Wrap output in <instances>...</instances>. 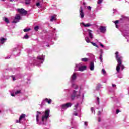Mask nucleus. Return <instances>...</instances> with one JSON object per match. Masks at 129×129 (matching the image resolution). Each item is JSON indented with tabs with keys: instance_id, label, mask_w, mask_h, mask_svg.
<instances>
[{
	"instance_id": "nucleus-22",
	"label": "nucleus",
	"mask_w": 129,
	"mask_h": 129,
	"mask_svg": "<svg viewBox=\"0 0 129 129\" xmlns=\"http://www.w3.org/2000/svg\"><path fill=\"white\" fill-rule=\"evenodd\" d=\"M99 59L100 60V61L102 62V52H101V53L100 54Z\"/></svg>"
},
{
	"instance_id": "nucleus-37",
	"label": "nucleus",
	"mask_w": 129,
	"mask_h": 129,
	"mask_svg": "<svg viewBox=\"0 0 129 129\" xmlns=\"http://www.w3.org/2000/svg\"><path fill=\"white\" fill-rule=\"evenodd\" d=\"M120 112V111H119V110L117 109L116 111V114H118V113H119V112Z\"/></svg>"
},
{
	"instance_id": "nucleus-35",
	"label": "nucleus",
	"mask_w": 129,
	"mask_h": 129,
	"mask_svg": "<svg viewBox=\"0 0 129 129\" xmlns=\"http://www.w3.org/2000/svg\"><path fill=\"white\" fill-rule=\"evenodd\" d=\"M16 123H21V120H20V119H19V120H16Z\"/></svg>"
},
{
	"instance_id": "nucleus-46",
	"label": "nucleus",
	"mask_w": 129,
	"mask_h": 129,
	"mask_svg": "<svg viewBox=\"0 0 129 129\" xmlns=\"http://www.w3.org/2000/svg\"><path fill=\"white\" fill-rule=\"evenodd\" d=\"M85 125H86V126H87V122H85Z\"/></svg>"
},
{
	"instance_id": "nucleus-42",
	"label": "nucleus",
	"mask_w": 129,
	"mask_h": 129,
	"mask_svg": "<svg viewBox=\"0 0 129 129\" xmlns=\"http://www.w3.org/2000/svg\"><path fill=\"white\" fill-rule=\"evenodd\" d=\"M112 87H116V85L112 84Z\"/></svg>"
},
{
	"instance_id": "nucleus-5",
	"label": "nucleus",
	"mask_w": 129,
	"mask_h": 129,
	"mask_svg": "<svg viewBox=\"0 0 129 129\" xmlns=\"http://www.w3.org/2000/svg\"><path fill=\"white\" fill-rule=\"evenodd\" d=\"M19 20H21V16L20 15V14H16L15 17V19L12 22V23H18Z\"/></svg>"
},
{
	"instance_id": "nucleus-52",
	"label": "nucleus",
	"mask_w": 129,
	"mask_h": 129,
	"mask_svg": "<svg viewBox=\"0 0 129 129\" xmlns=\"http://www.w3.org/2000/svg\"><path fill=\"white\" fill-rule=\"evenodd\" d=\"M75 115L76 116L77 115V113L75 114Z\"/></svg>"
},
{
	"instance_id": "nucleus-32",
	"label": "nucleus",
	"mask_w": 129,
	"mask_h": 129,
	"mask_svg": "<svg viewBox=\"0 0 129 129\" xmlns=\"http://www.w3.org/2000/svg\"><path fill=\"white\" fill-rule=\"evenodd\" d=\"M34 30L35 31H38L39 30V26H36L35 28H34Z\"/></svg>"
},
{
	"instance_id": "nucleus-26",
	"label": "nucleus",
	"mask_w": 129,
	"mask_h": 129,
	"mask_svg": "<svg viewBox=\"0 0 129 129\" xmlns=\"http://www.w3.org/2000/svg\"><path fill=\"white\" fill-rule=\"evenodd\" d=\"M15 93L16 95H17V94H20V93H22V92H21V90H18L15 92Z\"/></svg>"
},
{
	"instance_id": "nucleus-53",
	"label": "nucleus",
	"mask_w": 129,
	"mask_h": 129,
	"mask_svg": "<svg viewBox=\"0 0 129 129\" xmlns=\"http://www.w3.org/2000/svg\"><path fill=\"white\" fill-rule=\"evenodd\" d=\"M1 112H2V111L0 110V113H1Z\"/></svg>"
},
{
	"instance_id": "nucleus-13",
	"label": "nucleus",
	"mask_w": 129,
	"mask_h": 129,
	"mask_svg": "<svg viewBox=\"0 0 129 129\" xmlns=\"http://www.w3.org/2000/svg\"><path fill=\"white\" fill-rule=\"evenodd\" d=\"M43 102H47L48 104H51V102H52V99L45 98V99L43 100Z\"/></svg>"
},
{
	"instance_id": "nucleus-25",
	"label": "nucleus",
	"mask_w": 129,
	"mask_h": 129,
	"mask_svg": "<svg viewBox=\"0 0 129 129\" xmlns=\"http://www.w3.org/2000/svg\"><path fill=\"white\" fill-rule=\"evenodd\" d=\"M91 44H92L93 45V46H94L95 47H96L97 48H98V46H97V45H96V43H95L94 42H91Z\"/></svg>"
},
{
	"instance_id": "nucleus-11",
	"label": "nucleus",
	"mask_w": 129,
	"mask_h": 129,
	"mask_svg": "<svg viewBox=\"0 0 129 129\" xmlns=\"http://www.w3.org/2000/svg\"><path fill=\"white\" fill-rule=\"evenodd\" d=\"M88 32L89 33V37L90 38V39H93V35H92V31L90 29H88Z\"/></svg>"
},
{
	"instance_id": "nucleus-20",
	"label": "nucleus",
	"mask_w": 129,
	"mask_h": 129,
	"mask_svg": "<svg viewBox=\"0 0 129 129\" xmlns=\"http://www.w3.org/2000/svg\"><path fill=\"white\" fill-rule=\"evenodd\" d=\"M56 16H52L51 17V19H50V21L51 22H53V21H56Z\"/></svg>"
},
{
	"instance_id": "nucleus-9",
	"label": "nucleus",
	"mask_w": 129,
	"mask_h": 129,
	"mask_svg": "<svg viewBox=\"0 0 129 129\" xmlns=\"http://www.w3.org/2000/svg\"><path fill=\"white\" fill-rule=\"evenodd\" d=\"M80 16L82 19L84 18V13L83 12V9H82V7H80Z\"/></svg>"
},
{
	"instance_id": "nucleus-29",
	"label": "nucleus",
	"mask_w": 129,
	"mask_h": 129,
	"mask_svg": "<svg viewBox=\"0 0 129 129\" xmlns=\"http://www.w3.org/2000/svg\"><path fill=\"white\" fill-rule=\"evenodd\" d=\"M36 121L37 122H39V114L36 115Z\"/></svg>"
},
{
	"instance_id": "nucleus-24",
	"label": "nucleus",
	"mask_w": 129,
	"mask_h": 129,
	"mask_svg": "<svg viewBox=\"0 0 129 129\" xmlns=\"http://www.w3.org/2000/svg\"><path fill=\"white\" fill-rule=\"evenodd\" d=\"M85 40L86 41L87 43H90V40H89V38L88 37H86Z\"/></svg>"
},
{
	"instance_id": "nucleus-2",
	"label": "nucleus",
	"mask_w": 129,
	"mask_h": 129,
	"mask_svg": "<svg viewBox=\"0 0 129 129\" xmlns=\"http://www.w3.org/2000/svg\"><path fill=\"white\" fill-rule=\"evenodd\" d=\"M118 55H119V52H118V51H116L115 52V58L118 63L117 68V70L119 69V66L120 65V64H121V62L122 61V56H118Z\"/></svg>"
},
{
	"instance_id": "nucleus-49",
	"label": "nucleus",
	"mask_w": 129,
	"mask_h": 129,
	"mask_svg": "<svg viewBox=\"0 0 129 129\" xmlns=\"http://www.w3.org/2000/svg\"><path fill=\"white\" fill-rule=\"evenodd\" d=\"M2 2H5V1H6V0H1ZM12 1H13V0H10V2H12Z\"/></svg>"
},
{
	"instance_id": "nucleus-40",
	"label": "nucleus",
	"mask_w": 129,
	"mask_h": 129,
	"mask_svg": "<svg viewBox=\"0 0 129 129\" xmlns=\"http://www.w3.org/2000/svg\"><path fill=\"white\" fill-rule=\"evenodd\" d=\"M100 46H101V47H102V48H104V46L101 43H100Z\"/></svg>"
},
{
	"instance_id": "nucleus-1",
	"label": "nucleus",
	"mask_w": 129,
	"mask_h": 129,
	"mask_svg": "<svg viewBox=\"0 0 129 129\" xmlns=\"http://www.w3.org/2000/svg\"><path fill=\"white\" fill-rule=\"evenodd\" d=\"M73 85H74V89L73 91V92L71 95V99L72 100H74L75 99V97H77V98H78L79 96H80V90L79 91L76 90L78 88V86L73 84Z\"/></svg>"
},
{
	"instance_id": "nucleus-23",
	"label": "nucleus",
	"mask_w": 129,
	"mask_h": 129,
	"mask_svg": "<svg viewBox=\"0 0 129 129\" xmlns=\"http://www.w3.org/2000/svg\"><path fill=\"white\" fill-rule=\"evenodd\" d=\"M23 31H24V33H27V32H29V31H31V29H30V28L24 29Z\"/></svg>"
},
{
	"instance_id": "nucleus-30",
	"label": "nucleus",
	"mask_w": 129,
	"mask_h": 129,
	"mask_svg": "<svg viewBox=\"0 0 129 129\" xmlns=\"http://www.w3.org/2000/svg\"><path fill=\"white\" fill-rule=\"evenodd\" d=\"M103 1V0H98L97 2V4L98 5H100V4H101V3H102Z\"/></svg>"
},
{
	"instance_id": "nucleus-43",
	"label": "nucleus",
	"mask_w": 129,
	"mask_h": 129,
	"mask_svg": "<svg viewBox=\"0 0 129 129\" xmlns=\"http://www.w3.org/2000/svg\"><path fill=\"white\" fill-rule=\"evenodd\" d=\"M101 114V113L100 112V111H99L98 112V115H100Z\"/></svg>"
},
{
	"instance_id": "nucleus-28",
	"label": "nucleus",
	"mask_w": 129,
	"mask_h": 129,
	"mask_svg": "<svg viewBox=\"0 0 129 129\" xmlns=\"http://www.w3.org/2000/svg\"><path fill=\"white\" fill-rule=\"evenodd\" d=\"M91 111L93 113V111H94V113H95V110H94V108L91 107Z\"/></svg>"
},
{
	"instance_id": "nucleus-8",
	"label": "nucleus",
	"mask_w": 129,
	"mask_h": 129,
	"mask_svg": "<svg viewBox=\"0 0 129 129\" xmlns=\"http://www.w3.org/2000/svg\"><path fill=\"white\" fill-rule=\"evenodd\" d=\"M99 30L101 33H105L106 32V28L104 26H100Z\"/></svg>"
},
{
	"instance_id": "nucleus-45",
	"label": "nucleus",
	"mask_w": 129,
	"mask_h": 129,
	"mask_svg": "<svg viewBox=\"0 0 129 129\" xmlns=\"http://www.w3.org/2000/svg\"><path fill=\"white\" fill-rule=\"evenodd\" d=\"M37 113H38V114H41V113L39 111H37Z\"/></svg>"
},
{
	"instance_id": "nucleus-44",
	"label": "nucleus",
	"mask_w": 129,
	"mask_h": 129,
	"mask_svg": "<svg viewBox=\"0 0 129 129\" xmlns=\"http://www.w3.org/2000/svg\"><path fill=\"white\" fill-rule=\"evenodd\" d=\"M12 78L13 80H16V78H15V77L12 76Z\"/></svg>"
},
{
	"instance_id": "nucleus-27",
	"label": "nucleus",
	"mask_w": 129,
	"mask_h": 129,
	"mask_svg": "<svg viewBox=\"0 0 129 129\" xmlns=\"http://www.w3.org/2000/svg\"><path fill=\"white\" fill-rule=\"evenodd\" d=\"M25 4H26V5H29L30 0H25Z\"/></svg>"
},
{
	"instance_id": "nucleus-19",
	"label": "nucleus",
	"mask_w": 129,
	"mask_h": 129,
	"mask_svg": "<svg viewBox=\"0 0 129 129\" xmlns=\"http://www.w3.org/2000/svg\"><path fill=\"white\" fill-rule=\"evenodd\" d=\"M25 116H26V115L22 114L19 117L20 120H22L23 118H25Z\"/></svg>"
},
{
	"instance_id": "nucleus-14",
	"label": "nucleus",
	"mask_w": 129,
	"mask_h": 129,
	"mask_svg": "<svg viewBox=\"0 0 129 129\" xmlns=\"http://www.w3.org/2000/svg\"><path fill=\"white\" fill-rule=\"evenodd\" d=\"M86 69V66H84L79 68V71H83Z\"/></svg>"
},
{
	"instance_id": "nucleus-34",
	"label": "nucleus",
	"mask_w": 129,
	"mask_h": 129,
	"mask_svg": "<svg viewBox=\"0 0 129 129\" xmlns=\"http://www.w3.org/2000/svg\"><path fill=\"white\" fill-rule=\"evenodd\" d=\"M118 23H119V21H118V20H116L114 22V23L115 24V25H117L118 24Z\"/></svg>"
},
{
	"instance_id": "nucleus-3",
	"label": "nucleus",
	"mask_w": 129,
	"mask_h": 129,
	"mask_svg": "<svg viewBox=\"0 0 129 129\" xmlns=\"http://www.w3.org/2000/svg\"><path fill=\"white\" fill-rule=\"evenodd\" d=\"M50 115V110L47 109L45 111V115L42 116V121L44 122L45 120H47L48 118H49V116Z\"/></svg>"
},
{
	"instance_id": "nucleus-50",
	"label": "nucleus",
	"mask_w": 129,
	"mask_h": 129,
	"mask_svg": "<svg viewBox=\"0 0 129 129\" xmlns=\"http://www.w3.org/2000/svg\"><path fill=\"white\" fill-rule=\"evenodd\" d=\"M116 28H118V25L117 24H116Z\"/></svg>"
},
{
	"instance_id": "nucleus-51",
	"label": "nucleus",
	"mask_w": 129,
	"mask_h": 129,
	"mask_svg": "<svg viewBox=\"0 0 129 129\" xmlns=\"http://www.w3.org/2000/svg\"><path fill=\"white\" fill-rule=\"evenodd\" d=\"M83 5L84 6H85V2H83Z\"/></svg>"
},
{
	"instance_id": "nucleus-48",
	"label": "nucleus",
	"mask_w": 129,
	"mask_h": 129,
	"mask_svg": "<svg viewBox=\"0 0 129 129\" xmlns=\"http://www.w3.org/2000/svg\"><path fill=\"white\" fill-rule=\"evenodd\" d=\"M11 96H13V97L15 96V94H13V93H12V94H11Z\"/></svg>"
},
{
	"instance_id": "nucleus-36",
	"label": "nucleus",
	"mask_w": 129,
	"mask_h": 129,
	"mask_svg": "<svg viewBox=\"0 0 129 129\" xmlns=\"http://www.w3.org/2000/svg\"><path fill=\"white\" fill-rule=\"evenodd\" d=\"M79 105V103H77L76 105H75V107L76 108H77V107H78V106Z\"/></svg>"
},
{
	"instance_id": "nucleus-4",
	"label": "nucleus",
	"mask_w": 129,
	"mask_h": 129,
	"mask_svg": "<svg viewBox=\"0 0 129 129\" xmlns=\"http://www.w3.org/2000/svg\"><path fill=\"white\" fill-rule=\"evenodd\" d=\"M17 11L19 14L21 15H24V16H26L28 14V11H26L25 9L23 8H18L17 9Z\"/></svg>"
},
{
	"instance_id": "nucleus-18",
	"label": "nucleus",
	"mask_w": 129,
	"mask_h": 129,
	"mask_svg": "<svg viewBox=\"0 0 129 129\" xmlns=\"http://www.w3.org/2000/svg\"><path fill=\"white\" fill-rule=\"evenodd\" d=\"M37 59H38V60H43L44 61L45 60V55H42L41 57L40 56H38Z\"/></svg>"
},
{
	"instance_id": "nucleus-12",
	"label": "nucleus",
	"mask_w": 129,
	"mask_h": 129,
	"mask_svg": "<svg viewBox=\"0 0 129 129\" xmlns=\"http://www.w3.org/2000/svg\"><path fill=\"white\" fill-rule=\"evenodd\" d=\"M77 76H76V73H74L71 78V81H74V80H75L77 78Z\"/></svg>"
},
{
	"instance_id": "nucleus-39",
	"label": "nucleus",
	"mask_w": 129,
	"mask_h": 129,
	"mask_svg": "<svg viewBox=\"0 0 129 129\" xmlns=\"http://www.w3.org/2000/svg\"><path fill=\"white\" fill-rule=\"evenodd\" d=\"M97 101L98 102V104H99V98L97 97Z\"/></svg>"
},
{
	"instance_id": "nucleus-16",
	"label": "nucleus",
	"mask_w": 129,
	"mask_h": 129,
	"mask_svg": "<svg viewBox=\"0 0 129 129\" xmlns=\"http://www.w3.org/2000/svg\"><path fill=\"white\" fill-rule=\"evenodd\" d=\"M3 20L5 22H6V23H7V24H9L10 23V21L9 20V19H8V18L7 17H4L3 18Z\"/></svg>"
},
{
	"instance_id": "nucleus-38",
	"label": "nucleus",
	"mask_w": 129,
	"mask_h": 129,
	"mask_svg": "<svg viewBox=\"0 0 129 129\" xmlns=\"http://www.w3.org/2000/svg\"><path fill=\"white\" fill-rule=\"evenodd\" d=\"M87 9H88V10H89L90 11V10H91V7H90V6H88Z\"/></svg>"
},
{
	"instance_id": "nucleus-33",
	"label": "nucleus",
	"mask_w": 129,
	"mask_h": 129,
	"mask_svg": "<svg viewBox=\"0 0 129 129\" xmlns=\"http://www.w3.org/2000/svg\"><path fill=\"white\" fill-rule=\"evenodd\" d=\"M24 39H29V35L28 34H26L24 37Z\"/></svg>"
},
{
	"instance_id": "nucleus-10",
	"label": "nucleus",
	"mask_w": 129,
	"mask_h": 129,
	"mask_svg": "<svg viewBox=\"0 0 129 129\" xmlns=\"http://www.w3.org/2000/svg\"><path fill=\"white\" fill-rule=\"evenodd\" d=\"M90 69L92 71H93V70H94V62H93V61L91 62L90 63Z\"/></svg>"
},
{
	"instance_id": "nucleus-21",
	"label": "nucleus",
	"mask_w": 129,
	"mask_h": 129,
	"mask_svg": "<svg viewBox=\"0 0 129 129\" xmlns=\"http://www.w3.org/2000/svg\"><path fill=\"white\" fill-rule=\"evenodd\" d=\"M81 60L82 62H87V61H88V58L85 57V58H82Z\"/></svg>"
},
{
	"instance_id": "nucleus-17",
	"label": "nucleus",
	"mask_w": 129,
	"mask_h": 129,
	"mask_svg": "<svg viewBox=\"0 0 129 129\" xmlns=\"http://www.w3.org/2000/svg\"><path fill=\"white\" fill-rule=\"evenodd\" d=\"M82 25L83 26H84L85 27H91V24H90V23H88L87 24H85L84 23H82Z\"/></svg>"
},
{
	"instance_id": "nucleus-41",
	"label": "nucleus",
	"mask_w": 129,
	"mask_h": 129,
	"mask_svg": "<svg viewBox=\"0 0 129 129\" xmlns=\"http://www.w3.org/2000/svg\"><path fill=\"white\" fill-rule=\"evenodd\" d=\"M41 4H40V3H36V6L37 7H39Z\"/></svg>"
},
{
	"instance_id": "nucleus-7",
	"label": "nucleus",
	"mask_w": 129,
	"mask_h": 129,
	"mask_svg": "<svg viewBox=\"0 0 129 129\" xmlns=\"http://www.w3.org/2000/svg\"><path fill=\"white\" fill-rule=\"evenodd\" d=\"M71 106H72V104L71 103H67L62 105V108H65L66 107H71Z\"/></svg>"
},
{
	"instance_id": "nucleus-6",
	"label": "nucleus",
	"mask_w": 129,
	"mask_h": 129,
	"mask_svg": "<svg viewBox=\"0 0 129 129\" xmlns=\"http://www.w3.org/2000/svg\"><path fill=\"white\" fill-rule=\"evenodd\" d=\"M120 67H121V70H123L124 69V66H123L122 64V62H121V64L119 66V69L118 70H117V65L116 66V71H117V72H118V73H119V71H120Z\"/></svg>"
},
{
	"instance_id": "nucleus-31",
	"label": "nucleus",
	"mask_w": 129,
	"mask_h": 129,
	"mask_svg": "<svg viewBox=\"0 0 129 129\" xmlns=\"http://www.w3.org/2000/svg\"><path fill=\"white\" fill-rule=\"evenodd\" d=\"M102 72L103 73V74H105L106 73V71L104 69H102Z\"/></svg>"
},
{
	"instance_id": "nucleus-15",
	"label": "nucleus",
	"mask_w": 129,
	"mask_h": 129,
	"mask_svg": "<svg viewBox=\"0 0 129 129\" xmlns=\"http://www.w3.org/2000/svg\"><path fill=\"white\" fill-rule=\"evenodd\" d=\"M6 41H7V39L2 37L0 40V43L1 44H4Z\"/></svg>"
},
{
	"instance_id": "nucleus-47",
	"label": "nucleus",
	"mask_w": 129,
	"mask_h": 129,
	"mask_svg": "<svg viewBox=\"0 0 129 129\" xmlns=\"http://www.w3.org/2000/svg\"><path fill=\"white\" fill-rule=\"evenodd\" d=\"M98 121H99V122H100V117H99Z\"/></svg>"
}]
</instances>
